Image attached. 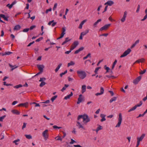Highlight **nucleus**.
<instances>
[{
  "label": "nucleus",
  "instance_id": "obj_1",
  "mask_svg": "<svg viewBox=\"0 0 147 147\" xmlns=\"http://www.w3.org/2000/svg\"><path fill=\"white\" fill-rule=\"evenodd\" d=\"M81 118H82L83 119V122L84 123H86L90 121L88 116L86 114L79 115L78 117V120H79Z\"/></svg>",
  "mask_w": 147,
  "mask_h": 147
},
{
  "label": "nucleus",
  "instance_id": "obj_2",
  "mask_svg": "<svg viewBox=\"0 0 147 147\" xmlns=\"http://www.w3.org/2000/svg\"><path fill=\"white\" fill-rule=\"evenodd\" d=\"M77 73L78 76L81 79H84L86 77V73L84 71L82 70H78L77 71Z\"/></svg>",
  "mask_w": 147,
  "mask_h": 147
},
{
  "label": "nucleus",
  "instance_id": "obj_3",
  "mask_svg": "<svg viewBox=\"0 0 147 147\" xmlns=\"http://www.w3.org/2000/svg\"><path fill=\"white\" fill-rule=\"evenodd\" d=\"M122 121V117L121 114L120 113L119 115L118 122L115 126V127H120Z\"/></svg>",
  "mask_w": 147,
  "mask_h": 147
},
{
  "label": "nucleus",
  "instance_id": "obj_4",
  "mask_svg": "<svg viewBox=\"0 0 147 147\" xmlns=\"http://www.w3.org/2000/svg\"><path fill=\"white\" fill-rule=\"evenodd\" d=\"M131 50L130 49H128L127 50L125 51L121 56V58H122L126 56L129 54L131 52Z\"/></svg>",
  "mask_w": 147,
  "mask_h": 147
},
{
  "label": "nucleus",
  "instance_id": "obj_5",
  "mask_svg": "<svg viewBox=\"0 0 147 147\" xmlns=\"http://www.w3.org/2000/svg\"><path fill=\"white\" fill-rule=\"evenodd\" d=\"M111 25V24H106L100 28L99 30L100 31H102L103 30H106L110 27Z\"/></svg>",
  "mask_w": 147,
  "mask_h": 147
},
{
  "label": "nucleus",
  "instance_id": "obj_6",
  "mask_svg": "<svg viewBox=\"0 0 147 147\" xmlns=\"http://www.w3.org/2000/svg\"><path fill=\"white\" fill-rule=\"evenodd\" d=\"M48 131L47 129L45 130L42 133V135L44 138V139L45 140H47L48 138Z\"/></svg>",
  "mask_w": 147,
  "mask_h": 147
},
{
  "label": "nucleus",
  "instance_id": "obj_7",
  "mask_svg": "<svg viewBox=\"0 0 147 147\" xmlns=\"http://www.w3.org/2000/svg\"><path fill=\"white\" fill-rule=\"evenodd\" d=\"M79 42L78 41H74L72 44L71 48V50H74L78 45Z\"/></svg>",
  "mask_w": 147,
  "mask_h": 147
},
{
  "label": "nucleus",
  "instance_id": "obj_8",
  "mask_svg": "<svg viewBox=\"0 0 147 147\" xmlns=\"http://www.w3.org/2000/svg\"><path fill=\"white\" fill-rule=\"evenodd\" d=\"M84 97L82 96V94H80L79 96V97L78 98V101L77 102V104H79L80 102H82L83 100Z\"/></svg>",
  "mask_w": 147,
  "mask_h": 147
},
{
  "label": "nucleus",
  "instance_id": "obj_9",
  "mask_svg": "<svg viewBox=\"0 0 147 147\" xmlns=\"http://www.w3.org/2000/svg\"><path fill=\"white\" fill-rule=\"evenodd\" d=\"M141 76H138L134 80L133 83L135 84H138L141 80Z\"/></svg>",
  "mask_w": 147,
  "mask_h": 147
},
{
  "label": "nucleus",
  "instance_id": "obj_10",
  "mask_svg": "<svg viewBox=\"0 0 147 147\" xmlns=\"http://www.w3.org/2000/svg\"><path fill=\"white\" fill-rule=\"evenodd\" d=\"M37 66L40 71L41 72H42L43 71V69L45 67V66L43 65H37Z\"/></svg>",
  "mask_w": 147,
  "mask_h": 147
},
{
  "label": "nucleus",
  "instance_id": "obj_11",
  "mask_svg": "<svg viewBox=\"0 0 147 147\" xmlns=\"http://www.w3.org/2000/svg\"><path fill=\"white\" fill-rule=\"evenodd\" d=\"M145 136V134H142L140 137L137 138V141L140 142L144 138Z\"/></svg>",
  "mask_w": 147,
  "mask_h": 147
},
{
  "label": "nucleus",
  "instance_id": "obj_12",
  "mask_svg": "<svg viewBox=\"0 0 147 147\" xmlns=\"http://www.w3.org/2000/svg\"><path fill=\"white\" fill-rule=\"evenodd\" d=\"M76 126L78 127L79 129L82 128L84 129H85L83 125L80 123L79 121H77Z\"/></svg>",
  "mask_w": 147,
  "mask_h": 147
},
{
  "label": "nucleus",
  "instance_id": "obj_13",
  "mask_svg": "<svg viewBox=\"0 0 147 147\" xmlns=\"http://www.w3.org/2000/svg\"><path fill=\"white\" fill-rule=\"evenodd\" d=\"M114 3V2L110 0L108 1L106 3H105V5H108L111 6Z\"/></svg>",
  "mask_w": 147,
  "mask_h": 147
},
{
  "label": "nucleus",
  "instance_id": "obj_14",
  "mask_svg": "<svg viewBox=\"0 0 147 147\" xmlns=\"http://www.w3.org/2000/svg\"><path fill=\"white\" fill-rule=\"evenodd\" d=\"M139 40H136L135 42L131 45V48L132 49L134 48L136 45L137 44L139 43Z\"/></svg>",
  "mask_w": 147,
  "mask_h": 147
},
{
  "label": "nucleus",
  "instance_id": "obj_15",
  "mask_svg": "<svg viewBox=\"0 0 147 147\" xmlns=\"http://www.w3.org/2000/svg\"><path fill=\"white\" fill-rule=\"evenodd\" d=\"M71 39H69L68 37H67L65 38V40L62 43V45H64L67 42L70 41Z\"/></svg>",
  "mask_w": 147,
  "mask_h": 147
},
{
  "label": "nucleus",
  "instance_id": "obj_16",
  "mask_svg": "<svg viewBox=\"0 0 147 147\" xmlns=\"http://www.w3.org/2000/svg\"><path fill=\"white\" fill-rule=\"evenodd\" d=\"M106 115L104 114H101L100 115V117L102 118V119H101L100 121L101 122H103L106 120V119L105 118V117Z\"/></svg>",
  "mask_w": 147,
  "mask_h": 147
},
{
  "label": "nucleus",
  "instance_id": "obj_17",
  "mask_svg": "<svg viewBox=\"0 0 147 147\" xmlns=\"http://www.w3.org/2000/svg\"><path fill=\"white\" fill-rule=\"evenodd\" d=\"M73 95V93H72V92H71V93H70V94L68 95H67V96H65V97H64V99H65V100H67V99H69V98L71 97V96H72Z\"/></svg>",
  "mask_w": 147,
  "mask_h": 147
},
{
  "label": "nucleus",
  "instance_id": "obj_18",
  "mask_svg": "<svg viewBox=\"0 0 147 147\" xmlns=\"http://www.w3.org/2000/svg\"><path fill=\"white\" fill-rule=\"evenodd\" d=\"M86 86L85 85H83L82 86V92L83 93L86 91Z\"/></svg>",
  "mask_w": 147,
  "mask_h": 147
},
{
  "label": "nucleus",
  "instance_id": "obj_19",
  "mask_svg": "<svg viewBox=\"0 0 147 147\" xmlns=\"http://www.w3.org/2000/svg\"><path fill=\"white\" fill-rule=\"evenodd\" d=\"M11 112L13 114L16 115H19L20 114V112L17 110L13 109L11 111Z\"/></svg>",
  "mask_w": 147,
  "mask_h": 147
},
{
  "label": "nucleus",
  "instance_id": "obj_20",
  "mask_svg": "<svg viewBox=\"0 0 147 147\" xmlns=\"http://www.w3.org/2000/svg\"><path fill=\"white\" fill-rule=\"evenodd\" d=\"M21 28V26L19 25H17L15 26L13 28L14 30H19Z\"/></svg>",
  "mask_w": 147,
  "mask_h": 147
},
{
  "label": "nucleus",
  "instance_id": "obj_21",
  "mask_svg": "<svg viewBox=\"0 0 147 147\" xmlns=\"http://www.w3.org/2000/svg\"><path fill=\"white\" fill-rule=\"evenodd\" d=\"M89 30H86L85 31L82 32L81 33V34L82 36H84L86 35L89 32Z\"/></svg>",
  "mask_w": 147,
  "mask_h": 147
},
{
  "label": "nucleus",
  "instance_id": "obj_22",
  "mask_svg": "<svg viewBox=\"0 0 147 147\" xmlns=\"http://www.w3.org/2000/svg\"><path fill=\"white\" fill-rule=\"evenodd\" d=\"M68 86L69 85H68L65 84V85L64 86L61 90V91L63 92L65 90H66V88L68 87Z\"/></svg>",
  "mask_w": 147,
  "mask_h": 147
},
{
  "label": "nucleus",
  "instance_id": "obj_23",
  "mask_svg": "<svg viewBox=\"0 0 147 147\" xmlns=\"http://www.w3.org/2000/svg\"><path fill=\"white\" fill-rule=\"evenodd\" d=\"M27 105H28L27 103H21L20 104H19L18 105V107L25 106V107H26V106Z\"/></svg>",
  "mask_w": 147,
  "mask_h": 147
},
{
  "label": "nucleus",
  "instance_id": "obj_24",
  "mask_svg": "<svg viewBox=\"0 0 147 147\" xmlns=\"http://www.w3.org/2000/svg\"><path fill=\"white\" fill-rule=\"evenodd\" d=\"M0 16L1 17L3 18L5 20H8L7 18L4 15L2 14H0Z\"/></svg>",
  "mask_w": 147,
  "mask_h": 147
},
{
  "label": "nucleus",
  "instance_id": "obj_25",
  "mask_svg": "<svg viewBox=\"0 0 147 147\" xmlns=\"http://www.w3.org/2000/svg\"><path fill=\"white\" fill-rule=\"evenodd\" d=\"M101 21V19H99L96 22H95L93 26L94 27H95L96 26V25L99 22H100Z\"/></svg>",
  "mask_w": 147,
  "mask_h": 147
},
{
  "label": "nucleus",
  "instance_id": "obj_26",
  "mask_svg": "<svg viewBox=\"0 0 147 147\" xmlns=\"http://www.w3.org/2000/svg\"><path fill=\"white\" fill-rule=\"evenodd\" d=\"M75 64V63L72 61H71L70 62V63H68L67 64V67H69V66H71V65H74Z\"/></svg>",
  "mask_w": 147,
  "mask_h": 147
},
{
  "label": "nucleus",
  "instance_id": "obj_27",
  "mask_svg": "<svg viewBox=\"0 0 147 147\" xmlns=\"http://www.w3.org/2000/svg\"><path fill=\"white\" fill-rule=\"evenodd\" d=\"M61 65V63H60L58 65L57 67L56 68V69L55 70V72H56L58 71V70H59V68H60Z\"/></svg>",
  "mask_w": 147,
  "mask_h": 147
},
{
  "label": "nucleus",
  "instance_id": "obj_28",
  "mask_svg": "<svg viewBox=\"0 0 147 147\" xmlns=\"http://www.w3.org/2000/svg\"><path fill=\"white\" fill-rule=\"evenodd\" d=\"M102 129V127L101 126L99 125L97 129L95 130V131L97 133H98V131Z\"/></svg>",
  "mask_w": 147,
  "mask_h": 147
},
{
  "label": "nucleus",
  "instance_id": "obj_29",
  "mask_svg": "<svg viewBox=\"0 0 147 147\" xmlns=\"http://www.w3.org/2000/svg\"><path fill=\"white\" fill-rule=\"evenodd\" d=\"M9 66L11 67V68H12L11 69V71H13L14 69L16 68L17 67V66H13V65H11V64H9Z\"/></svg>",
  "mask_w": 147,
  "mask_h": 147
},
{
  "label": "nucleus",
  "instance_id": "obj_30",
  "mask_svg": "<svg viewBox=\"0 0 147 147\" xmlns=\"http://www.w3.org/2000/svg\"><path fill=\"white\" fill-rule=\"evenodd\" d=\"M117 99V97H114L112 98L110 100L109 102L110 103L112 102L113 101H115Z\"/></svg>",
  "mask_w": 147,
  "mask_h": 147
},
{
  "label": "nucleus",
  "instance_id": "obj_31",
  "mask_svg": "<svg viewBox=\"0 0 147 147\" xmlns=\"http://www.w3.org/2000/svg\"><path fill=\"white\" fill-rule=\"evenodd\" d=\"M136 106H134L133 107H132L131 108V109H129L128 112H130L132 111H133L134 110H135L136 109Z\"/></svg>",
  "mask_w": 147,
  "mask_h": 147
},
{
  "label": "nucleus",
  "instance_id": "obj_32",
  "mask_svg": "<svg viewBox=\"0 0 147 147\" xmlns=\"http://www.w3.org/2000/svg\"><path fill=\"white\" fill-rule=\"evenodd\" d=\"M66 31V27H63L62 28V33L65 34Z\"/></svg>",
  "mask_w": 147,
  "mask_h": 147
},
{
  "label": "nucleus",
  "instance_id": "obj_33",
  "mask_svg": "<svg viewBox=\"0 0 147 147\" xmlns=\"http://www.w3.org/2000/svg\"><path fill=\"white\" fill-rule=\"evenodd\" d=\"M142 104V101H140V103L139 104H138L136 105H135V106L136 107V108H137L138 107H139Z\"/></svg>",
  "mask_w": 147,
  "mask_h": 147
},
{
  "label": "nucleus",
  "instance_id": "obj_34",
  "mask_svg": "<svg viewBox=\"0 0 147 147\" xmlns=\"http://www.w3.org/2000/svg\"><path fill=\"white\" fill-rule=\"evenodd\" d=\"M25 136L27 139H29L32 138V136L30 135L26 134L25 135Z\"/></svg>",
  "mask_w": 147,
  "mask_h": 147
},
{
  "label": "nucleus",
  "instance_id": "obj_35",
  "mask_svg": "<svg viewBox=\"0 0 147 147\" xmlns=\"http://www.w3.org/2000/svg\"><path fill=\"white\" fill-rule=\"evenodd\" d=\"M117 60H115L114 62H113V64L112 66V69H114V68L115 65H116V63H117Z\"/></svg>",
  "mask_w": 147,
  "mask_h": 147
},
{
  "label": "nucleus",
  "instance_id": "obj_36",
  "mask_svg": "<svg viewBox=\"0 0 147 147\" xmlns=\"http://www.w3.org/2000/svg\"><path fill=\"white\" fill-rule=\"evenodd\" d=\"M16 3V1H14L11 5H9V9H11L12 6L15 5Z\"/></svg>",
  "mask_w": 147,
  "mask_h": 147
},
{
  "label": "nucleus",
  "instance_id": "obj_37",
  "mask_svg": "<svg viewBox=\"0 0 147 147\" xmlns=\"http://www.w3.org/2000/svg\"><path fill=\"white\" fill-rule=\"evenodd\" d=\"M57 96L55 95L51 99V100L52 101V102H53L56 99V98L57 97Z\"/></svg>",
  "mask_w": 147,
  "mask_h": 147
},
{
  "label": "nucleus",
  "instance_id": "obj_38",
  "mask_svg": "<svg viewBox=\"0 0 147 147\" xmlns=\"http://www.w3.org/2000/svg\"><path fill=\"white\" fill-rule=\"evenodd\" d=\"M91 54L90 53H89L86 57L83 58V59L85 60L87 59L88 57H91Z\"/></svg>",
  "mask_w": 147,
  "mask_h": 147
},
{
  "label": "nucleus",
  "instance_id": "obj_39",
  "mask_svg": "<svg viewBox=\"0 0 147 147\" xmlns=\"http://www.w3.org/2000/svg\"><path fill=\"white\" fill-rule=\"evenodd\" d=\"M22 86V85H21L20 84H19V85L15 86L14 87V88H19L21 87Z\"/></svg>",
  "mask_w": 147,
  "mask_h": 147
},
{
  "label": "nucleus",
  "instance_id": "obj_40",
  "mask_svg": "<svg viewBox=\"0 0 147 147\" xmlns=\"http://www.w3.org/2000/svg\"><path fill=\"white\" fill-rule=\"evenodd\" d=\"M55 139H56V140H57L61 141L62 140V139L61 138V137L60 136H57V137H56L55 138Z\"/></svg>",
  "mask_w": 147,
  "mask_h": 147
},
{
  "label": "nucleus",
  "instance_id": "obj_41",
  "mask_svg": "<svg viewBox=\"0 0 147 147\" xmlns=\"http://www.w3.org/2000/svg\"><path fill=\"white\" fill-rule=\"evenodd\" d=\"M20 140L19 139H17L13 141V143H15L16 145H18V144L17 143V142H18L20 141Z\"/></svg>",
  "mask_w": 147,
  "mask_h": 147
},
{
  "label": "nucleus",
  "instance_id": "obj_42",
  "mask_svg": "<svg viewBox=\"0 0 147 147\" xmlns=\"http://www.w3.org/2000/svg\"><path fill=\"white\" fill-rule=\"evenodd\" d=\"M12 53V52H5L4 54H3V55H9Z\"/></svg>",
  "mask_w": 147,
  "mask_h": 147
},
{
  "label": "nucleus",
  "instance_id": "obj_43",
  "mask_svg": "<svg viewBox=\"0 0 147 147\" xmlns=\"http://www.w3.org/2000/svg\"><path fill=\"white\" fill-rule=\"evenodd\" d=\"M41 83L40 84V87H42L43 86L45 85L46 83H45L44 82H41Z\"/></svg>",
  "mask_w": 147,
  "mask_h": 147
},
{
  "label": "nucleus",
  "instance_id": "obj_44",
  "mask_svg": "<svg viewBox=\"0 0 147 147\" xmlns=\"http://www.w3.org/2000/svg\"><path fill=\"white\" fill-rule=\"evenodd\" d=\"M5 115H4L2 116L1 117H0V121H3V119H4V118L5 117Z\"/></svg>",
  "mask_w": 147,
  "mask_h": 147
},
{
  "label": "nucleus",
  "instance_id": "obj_45",
  "mask_svg": "<svg viewBox=\"0 0 147 147\" xmlns=\"http://www.w3.org/2000/svg\"><path fill=\"white\" fill-rule=\"evenodd\" d=\"M46 79V78H40L39 81L40 82H43V81L45 80Z\"/></svg>",
  "mask_w": 147,
  "mask_h": 147
},
{
  "label": "nucleus",
  "instance_id": "obj_46",
  "mask_svg": "<svg viewBox=\"0 0 147 147\" xmlns=\"http://www.w3.org/2000/svg\"><path fill=\"white\" fill-rule=\"evenodd\" d=\"M127 12L126 11H125L124 13V14H123V17L122 18L125 19V18L127 16Z\"/></svg>",
  "mask_w": 147,
  "mask_h": 147
},
{
  "label": "nucleus",
  "instance_id": "obj_47",
  "mask_svg": "<svg viewBox=\"0 0 147 147\" xmlns=\"http://www.w3.org/2000/svg\"><path fill=\"white\" fill-rule=\"evenodd\" d=\"M67 72V70H66L64 72L60 74V76L61 77H62V76L65 74H66Z\"/></svg>",
  "mask_w": 147,
  "mask_h": 147
},
{
  "label": "nucleus",
  "instance_id": "obj_48",
  "mask_svg": "<svg viewBox=\"0 0 147 147\" xmlns=\"http://www.w3.org/2000/svg\"><path fill=\"white\" fill-rule=\"evenodd\" d=\"M100 92L102 94H103L104 92V88L103 87H101L100 88Z\"/></svg>",
  "mask_w": 147,
  "mask_h": 147
},
{
  "label": "nucleus",
  "instance_id": "obj_49",
  "mask_svg": "<svg viewBox=\"0 0 147 147\" xmlns=\"http://www.w3.org/2000/svg\"><path fill=\"white\" fill-rule=\"evenodd\" d=\"M42 39L43 38L42 37H40L38 38V39H36V42H38L41 40H42Z\"/></svg>",
  "mask_w": 147,
  "mask_h": 147
},
{
  "label": "nucleus",
  "instance_id": "obj_50",
  "mask_svg": "<svg viewBox=\"0 0 147 147\" xmlns=\"http://www.w3.org/2000/svg\"><path fill=\"white\" fill-rule=\"evenodd\" d=\"M53 128L54 129H61V128H62L61 127H58V126H57L56 125H54V126H53Z\"/></svg>",
  "mask_w": 147,
  "mask_h": 147
},
{
  "label": "nucleus",
  "instance_id": "obj_51",
  "mask_svg": "<svg viewBox=\"0 0 147 147\" xmlns=\"http://www.w3.org/2000/svg\"><path fill=\"white\" fill-rule=\"evenodd\" d=\"M140 5H138V6L137 9L136 10V13H138L139 12V10H140Z\"/></svg>",
  "mask_w": 147,
  "mask_h": 147
},
{
  "label": "nucleus",
  "instance_id": "obj_52",
  "mask_svg": "<svg viewBox=\"0 0 147 147\" xmlns=\"http://www.w3.org/2000/svg\"><path fill=\"white\" fill-rule=\"evenodd\" d=\"M29 28H25L23 30V32H27L29 31Z\"/></svg>",
  "mask_w": 147,
  "mask_h": 147
},
{
  "label": "nucleus",
  "instance_id": "obj_53",
  "mask_svg": "<svg viewBox=\"0 0 147 147\" xmlns=\"http://www.w3.org/2000/svg\"><path fill=\"white\" fill-rule=\"evenodd\" d=\"M146 71V69H144L143 71H141L140 72V74H143L145 73Z\"/></svg>",
  "mask_w": 147,
  "mask_h": 147
},
{
  "label": "nucleus",
  "instance_id": "obj_54",
  "mask_svg": "<svg viewBox=\"0 0 147 147\" xmlns=\"http://www.w3.org/2000/svg\"><path fill=\"white\" fill-rule=\"evenodd\" d=\"M105 69L106 70V72H109V70L110 69V68L107 67L106 65L105 66Z\"/></svg>",
  "mask_w": 147,
  "mask_h": 147
},
{
  "label": "nucleus",
  "instance_id": "obj_55",
  "mask_svg": "<svg viewBox=\"0 0 147 147\" xmlns=\"http://www.w3.org/2000/svg\"><path fill=\"white\" fill-rule=\"evenodd\" d=\"M36 26L35 25H33L30 26L29 28L30 30H32L34 28H35Z\"/></svg>",
  "mask_w": 147,
  "mask_h": 147
},
{
  "label": "nucleus",
  "instance_id": "obj_56",
  "mask_svg": "<svg viewBox=\"0 0 147 147\" xmlns=\"http://www.w3.org/2000/svg\"><path fill=\"white\" fill-rule=\"evenodd\" d=\"M71 142L69 143L70 144H73L74 143L76 142V141L73 139H71Z\"/></svg>",
  "mask_w": 147,
  "mask_h": 147
},
{
  "label": "nucleus",
  "instance_id": "obj_57",
  "mask_svg": "<svg viewBox=\"0 0 147 147\" xmlns=\"http://www.w3.org/2000/svg\"><path fill=\"white\" fill-rule=\"evenodd\" d=\"M100 67H98L95 69L94 71V72L96 74H97V72L98 71Z\"/></svg>",
  "mask_w": 147,
  "mask_h": 147
},
{
  "label": "nucleus",
  "instance_id": "obj_58",
  "mask_svg": "<svg viewBox=\"0 0 147 147\" xmlns=\"http://www.w3.org/2000/svg\"><path fill=\"white\" fill-rule=\"evenodd\" d=\"M147 18V15H146L144 17V18L141 20V21H143L145 20Z\"/></svg>",
  "mask_w": 147,
  "mask_h": 147
},
{
  "label": "nucleus",
  "instance_id": "obj_59",
  "mask_svg": "<svg viewBox=\"0 0 147 147\" xmlns=\"http://www.w3.org/2000/svg\"><path fill=\"white\" fill-rule=\"evenodd\" d=\"M52 10L51 8H49L48 9H47L46 11V13H47L49 11H51Z\"/></svg>",
  "mask_w": 147,
  "mask_h": 147
},
{
  "label": "nucleus",
  "instance_id": "obj_60",
  "mask_svg": "<svg viewBox=\"0 0 147 147\" xmlns=\"http://www.w3.org/2000/svg\"><path fill=\"white\" fill-rule=\"evenodd\" d=\"M57 3H56L54 4V6L53 8V10H54L57 7Z\"/></svg>",
  "mask_w": 147,
  "mask_h": 147
},
{
  "label": "nucleus",
  "instance_id": "obj_61",
  "mask_svg": "<svg viewBox=\"0 0 147 147\" xmlns=\"http://www.w3.org/2000/svg\"><path fill=\"white\" fill-rule=\"evenodd\" d=\"M108 35V33L103 34L100 35V36H107Z\"/></svg>",
  "mask_w": 147,
  "mask_h": 147
},
{
  "label": "nucleus",
  "instance_id": "obj_62",
  "mask_svg": "<svg viewBox=\"0 0 147 147\" xmlns=\"http://www.w3.org/2000/svg\"><path fill=\"white\" fill-rule=\"evenodd\" d=\"M26 123H23V125L22 127V129H23L24 128L26 127Z\"/></svg>",
  "mask_w": 147,
  "mask_h": 147
},
{
  "label": "nucleus",
  "instance_id": "obj_63",
  "mask_svg": "<svg viewBox=\"0 0 147 147\" xmlns=\"http://www.w3.org/2000/svg\"><path fill=\"white\" fill-rule=\"evenodd\" d=\"M50 100H46V101L45 102H42V103H49L50 102Z\"/></svg>",
  "mask_w": 147,
  "mask_h": 147
},
{
  "label": "nucleus",
  "instance_id": "obj_64",
  "mask_svg": "<svg viewBox=\"0 0 147 147\" xmlns=\"http://www.w3.org/2000/svg\"><path fill=\"white\" fill-rule=\"evenodd\" d=\"M10 37L12 38V40H13L15 37V36L13 34H11L10 35Z\"/></svg>",
  "mask_w": 147,
  "mask_h": 147
}]
</instances>
